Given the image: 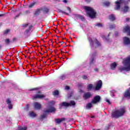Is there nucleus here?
<instances>
[{
    "mask_svg": "<svg viewBox=\"0 0 130 130\" xmlns=\"http://www.w3.org/2000/svg\"><path fill=\"white\" fill-rule=\"evenodd\" d=\"M125 112V108L124 107L120 108L119 109H116L112 111V116L115 118H118V117H121V116L124 115Z\"/></svg>",
    "mask_w": 130,
    "mask_h": 130,
    "instance_id": "f257e3e1",
    "label": "nucleus"
},
{
    "mask_svg": "<svg viewBox=\"0 0 130 130\" xmlns=\"http://www.w3.org/2000/svg\"><path fill=\"white\" fill-rule=\"evenodd\" d=\"M123 64L124 67H120L119 68L120 72H123V71L129 72L130 71V56L123 59Z\"/></svg>",
    "mask_w": 130,
    "mask_h": 130,
    "instance_id": "f03ea898",
    "label": "nucleus"
},
{
    "mask_svg": "<svg viewBox=\"0 0 130 130\" xmlns=\"http://www.w3.org/2000/svg\"><path fill=\"white\" fill-rule=\"evenodd\" d=\"M83 9H85L87 15H88L91 19H94V18L96 17V11L92 7L84 6Z\"/></svg>",
    "mask_w": 130,
    "mask_h": 130,
    "instance_id": "7ed1b4c3",
    "label": "nucleus"
},
{
    "mask_svg": "<svg viewBox=\"0 0 130 130\" xmlns=\"http://www.w3.org/2000/svg\"><path fill=\"white\" fill-rule=\"evenodd\" d=\"M130 0H118L115 2L116 4V7L115 8V10H118L119 9H120V6L122 5V4H124L125 5V4H127L128 3H129Z\"/></svg>",
    "mask_w": 130,
    "mask_h": 130,
    "instance_id": "20e7f679",
    "label": "nucleus"
},
{
    "mask_svg": "<svg viewBox=\"0 0 130 130\" xmlns=\"http://www.w3.org/2000/svg\"><path fill=\"white\" fill-rule=\"evenodd\" d=\"M88 40L92 48L94 47V46H95V48L98 47V46H100L101 45L100 43L96 40H95L94 42L93 41V40H92V39L91 38H89Z\"/></svg>",
    "mask_w": 130,
    "mask_h": 130,
    "instance_id": "39448f33",
    "label": "nucleus"
},
{
    "mask_svg": "<svg viewBox=\"0 0 130 130\" xmlns=\"http://www.w3.org/2000/svg\"><path fill=\"white\" fill-rule=\"evenodd\" d=\"M60 106H64L68 107L69 106H75L76 105V102L74 101H71L70 103L63 102L60 104Z\"/></svg>",
    "mask_w": 130,
    "mask_h": 130,
    "instance_id": "423d86ee",
    "label": "nucleus"
},
{
    "mask_svg": "<svg viewBox=\"0 0 130 130\" xmlns=\"http://www.w3.org/2000/svg\"><path fill=\"white\" fill-rule=\"evenodd\" d=\"M100 99H101V98L100 97V96L96 95L92 100L91 103L92 104H96V103H98V102H100Z\"/></svg>",
    "mask_w": 130,
    "mask_h": 130,
    "instance_id": "0eeeda50",
    "label": "nucleus"
},
{
    "mask_svg": "<svg viewBox=\"0 0 130 130\" xmlns=\"http://www.w3.org/2000/svg\"><path fill=\"white\" fill-rule=\"evenodd\" d=\"M45 95L42 94H37L32 96V99H42V98H44Z\"/></svg>",
    "mask_w": 130,
    "mask_h": 130,
    "instance_id": "6e6552de",
    "label": "nucleus"
},
{
    "mask_svg": "<svg viewBox=\"0 0 130 130\" xmlns=\"http://www.w3.org/2000/svg\"><path fill=\"white\" fill-rule=\"evenodd\" d=\"M102 87V81L99 80V81L96 82V86L95 87V90H98L101 89Z\"/></svg>",
    "mask_w": 130,
    "mask_h": 130,
    "instance_id": "1a4fd4ad",
    "label": "nucleus"
},
{
    "mask_svg": "<svg viewBox=\"0 0 130 130\" xmlns=\"http://www.w3.org/2000/svg\"><path fill=\"white\" fill-rule=\"evenodd\" d=\"M123 44L124 45H129L130 46V39L125 37L123 38Z\"/></svg>",
    "mask_w": 130,
    "mask_h": 130,
    "instance_id": "9d476101",
    "label": "nucleus"
},
{
    "mask_svg": "<svg viewBox=\"0 0 130 130\" xmlns=\"http://www.w3.org/2000/svg\"><path fill=\"white\" fill-rule=\"evenodd\" d=\"M31 28H32V26H30L28 29L24 31V34L26 37L30 36V34H31Z\"/></svg>",
    "mask_w": 130,
    "mask_h": 130,
    "instance_id": "9b49d317",
    "label": "nucleus"
},
{
    "mask_svg": "<svg viewBox=\"0 0 130 130\" xmlns=\"http://www.w3.org/2000/svg\"><path fill=\"white\" fill-rule=\"evenodd\" d=\"M54 111H55V108L53 107H50L49 109L48 110H45L44 112L45 113H49L54 112Z\"/></svg>",
    "mask_w": 130,
    "mask_h": 130,
    "instance_id": "f8f14e48",
    "label": "nucleus"
},
{
    "mask_svg": "<svg viewBox=\"0 0 130 130\" xmlns=\"http://www.w3.org/2000/svg\"><path fill=\"white\" fill-rule=\"evenodd\" d=\"M92 96V94L90 92H86L83 95V99H89L91 96Z\"/></svg>",
    "mask_w": 130,
    "mask_h": 130,
    "instance_id": "ddd939ff",
    "label": "nucleus"
},
{
    "mask_svg": "<svg viewBox=\"0 0 130 130\" xmlns=\"http://www.w3.org/2000/svg\"><path fill=\"white\" fill-rule=\"evenodd\" d=\"M123 32H127L128 35H130V26L128 25L126 26L123 29Z\"/></svg>",
    "mask_w": 130,
    "mask_h": 130,
    "instance_id": "4468645a",
    "label": "nucleus"
},
{
    "mask_svg": "<svg viewBox=\"0 0 130 130\" xmlns=\"http://www.w3.org/2000/svg\"><path fill=\"white\" fill-rule=\"evenodd\" d=\"M34 107L35 109H40L41 108V105L39 103L36 102L34 104Z\"/></svg>",
    "mask_w": 130,
    "mask_h": 130,
    "instance_id": "2eb2a0df",
    "label": "nucleus"
},
{
    "mask_svg": "<svg viewBox=\"0 0 130 130\" xmlns=\"http://www.w3.org/2000/svg\"><path fill=\"white\" fill-rule=\"evenodd\" d=\"M63 120H64V118H62L60 119H55V122L57 124H59V123H60L61 122H62V121H63Z\"/></svg>",
    "mask_w": 130,
    "mask_h": 130,
    "instance_id": "dca6fc26",
    "label": "nucleus"
},
{
    "mask_svg": "<svg viewBox=\"0 0 130 130\" xmlns=\"http://www.w3.org/2000/svg\"><path fill=\"white\" fill-rule=\"evenodd\" d=\"M124 96L125 97H126L127 98L130 99V92H129V89H127L124 93Z\"/></svg>",
    "mask_w": 130,
    "mask_h": 130,
    "instance_id": "f3484780",
    "label": "nucleus"
},
{
    "mask_svg": "<svg viewBox=\"0 0 130 130\" xmlns=\"http://www.w3.org/2000/svg\"><path fill=\"white\" fill-rule=\"evenodd\" d=\"M128 10H129V7L128 6L125 5L124 8L122 9V11L123 13H126V12H128Z\"/></svg>",
    "mask_w": 130,
    "mask_h": 130,
    "instance_id": "a211bd4d",
    "label": "nucleus"
},
{
    "mask_svg": "<svg viewBox=\"0 0 130 130\" xmlns=\"http://www.w3.org/2000/svg\"><path fill=\"white\" fill-rule=\"evenodd\" d=\"M116 66L117 65L115 62H113L112 64H111L110 67H111V70H115V68H116Z\"/></svg>",
    "mask_w": 130,
    "mask_h": 130,
    "instance_id": "6ab92c4d",
    "label": "nucleus"
},
{
    "mask_svg": "<svg viewBox=\"0 0 130 130\" xmlns=\"http://www.w3.org/2000/svg\"><path fill=\"white\" fill-rule=\"evenodd\" d=\"M93 84H89L87 85V89L88 90V91H91V90H92V89H93Z\"/></svg>",
    "mask_w": 130,
    "mask_h": 130,
    "instance_id": "aec40b11",
    "label": "nucleus"
},
{
    "mask_svg": "<svg viewBox=\"0 0 130 130\" xmlns=\"http://www.w3.org/2000/svg\"><path fill=\"white\" fill-rule=\"evenodd\" d=\"M109 19L111 21H114L115 20V16L113 14H111L109 16Z\"/></svg>",
    "mask_w": 130,
    "mask_h": 130,
    "instance_id": "412c9836",
    "label": "nucleus"
},
{
    "mask_svg": "<svg viewBox=\"0 0 130 130\" xmlns=\"http://www.w3.org/2000/svg\"><path fill=\"white\" fill-rule=\"evenodd\" d=\"M41 12V10L40 9H38L36 11L35 13V15H36V16L39 15L40 14Z\"/></svg>",
    "mask_w": 130,
    "mask_h": 130,
    "instance_id": "4be33fe9",
    "label": "nucleus"
},
{
    "mask_svg": "<svg viewBox=\"0 0 130 130\" xmlns=\"http://www.w3.org/2000/svg\"><path fill=\"white\" fill-rule=\"evenodd\" d=\"M92 105L91 103H89L86 105V109H90Z\"/></svg>",
    "mask_w": 130,
    "mask_h": 130,
    "instance_id": "5701e85b",
    "label": "nucleus"
},
{
    "mask_svg": "<svg viewBox=\"0 0 130 130\" xmlns=\"http://www.w3.org/2000/svg\"><path fill=\"white\" fill-rule=\"evenodd\" d=\"M29 116L31 117H35V116H36V114L35 113H34V112H30L29 113Z\"/></svg>",
    "mask_w": 130,
    "mask_h": 130,
    "instance_id": "b1692460",
    "label": "nucleus"
},
{
    "mask_svg": "<svg viewBox=\"0 0 130 130\" xmlns=\"http://www.w3.org/2000/svg\"><path fill=\"white\" fill-rule=\"evenodd\" d=\"M67 76L64 74H62V75H61L60 77H59V79L60 80H64V79H66Z\"/></svg>",
    "mask_w": 130,
    "mask_h": 130,
    "instance_id": "393cba45",
    "label": "nucleus"
},
{
    "mask_svg": "<svg viewBox=\"0 0 130 130\" xmlns=\"http://www.w3.org/2000/svg\"><path fill=\"white\" fill-rule=\"evenodd\" d=\"M6 103H7V104H8V105H9L10 104H12V102L11 101V100L8 99L6 100Z\"/></svg>",
    "mask_w": 130,
    "mask_h": 130,
    "instance_id": "a878e982",
    "label": "nucleus"
},
{
    "mask_svg": "<svg viewBox=\"0 0 130 130\" xmlns=\"http://www.w3.org/2000/svg\"><path fill=\"white\" fill-rule=\"evenodd\" d=\"M53 95L54 96H56V95H58V90H55L53 92Z\"/></svg>",
    "mask_w": 130,
    "mask_h": 130,
    "instance_id": "bb28decb",
    "label": "nucleus"
},
{
    "mask_svg": "<svg viewBox=\"0 0 130 130\" xmlns=\"http://www.w3.org/2000/svg\"><path fill=\"white\" fill-rule=\"evenodd\" d=\"M35 5H36V2H34L31 3L30 5H29V7L32 8V7H34Z\"/></svg>",
    "mask_w": 130,
    "mask_h": 130,
    "instance_id": "cd10ccee",
    "label": "nucleus"
},
{
    "mask_svg": "<svg viewBox=\"0 0 130 130\" xmlns=\"http://www.w3.org/2000/svg\"><path fill=\"white\" fill-rule=\"evenodd\" d=\"M110 29H113V28H115V24H110L109 26Z\"/></svg>",
    "mask_w": 130,
    "mask_h": 130,
    "instance_id": "c85d7f7f",
    "label": "nucleus"
},
{
    "mask_svg": "<svg viewBox=\"0 0 130 130\" xmlns=\"http://www.w3.org/2000/svg\"><path fill=\"white\" fill-rule=\"evenodd\" d=\"M105 6H106V7H108V6H109V5H110V3H109V2H106L104 3Z\"/></svg>",
    "mask_w": 130,
    "mask_h": 130,
    "instance_id": "c756f323",
    "label": "nucleus"
},
{
    "mask_svg": "<svg viewBox=\"0 0 130 130\" xmlns=\"http://www.w3.org/2000/svg\"><path fill=\"white\" fill-rule=\"evenodd\" d=\"M8 108H9V109H13V105H12V104L8 105Z\"/></svg>",
    "mask_w": 130,
    "mask_h": 130,
    "instance_id": "7c9ffc66",
    "label": "nucleus"
},
{
    "mask_svg": "<svg viewBox=\"0 0 130 130\" xmlns=\"http://www.w3.org/2000/svg\"><path fill=\"white\" fill-rule=\"evenodd\" d=\"M5 42L6 43H7V44H9V43H10V42H11V41H10V40L9 39H7L5 40Z\"/></svg>",
    "mask_w": 130,
    "mask_h": 130,
    "instance_id": "2f4dec72",
    "label": "nucleus"
},
{
    "mask_svg": "<svg viewBox=\"0 0 130 130\" xmlns=\"http://www.w3.org/2000/svg\"><path fill=\"white\" fill-rule=\"evenodd\" d=\"M61 13H62V14H64V15H67V16H69V13L64 11H61Z\"/></svg>",
    "mask_w": 130,
    "mask_h": 130,
    "instance_id": "473e14b6",
    "label": "nucleus"
},
{
    "mask_svg": "<svg viewBox=\"0 0 130 130\" xmlns=\"http://www.w3.org/2000/svg\"><path fill=\"white\" fill-rule=\"evenodd\" d=\"M96 26H97L98 27H102V24L98 23L96 24Z\"/></svg>",
    "mask_w": 130,
    "mask_h": 130,
    "instance_id": "72a5a7b5",
    "label": "nucleus"
},
{
    "mask_svg": "<svg viewBox=\"0 0 130 130\" xmlns=\"http://www.w3.org/2000/svg\"><path fill=\"white\" fill-rule=\"evenodd\" d=\"M10 32V29H7L5 31V34H8Z\"/></svg>",
    "mask_w": 130,
    "mask_h": 130,
    "instance_id": "f704fd0d",
    "label": "nucleus"
},
{
    "mask_svg": "<svg viewBox=\"0 0 130 130\" xmlns=\"http://www.w3.org/2000/svg\"><path fill=\"white\" fill-rule=\"evenodd\" d=\"M83 83H79V84H78V87H79V88H80V87H83Z\"/></svg>",
    "mask_w": 130,
    "mask_h": 130,
    "instance_id": "c9c22d12",
    "label": "nucleus"
},
{
    "mask_svg": "<svg viewBox=\"0 0 130 130\" xmlns=\"http://www.w3.org/2000/svg\"><path fill=\"white\" fill-rule=\"evenodd\" d=\"M67 10H68L69 13H70L71 12V8L70 7H67Z\"/></svg>",
    "mask_w": 130,
    "mask_h": 130,
    "instance_id": "e433bc0d",
    "label": "nucleus"
},
{
    "mask_svg": "<svg viewBox=\"0 0 130 130\" xmlns=\"http://www.w3.org/2000/svg\"><path fill=\"white\" fill-rule=\"evenodd\" d=\"M41 117L42 118H45V117H46V115L44 114V115L41 116Z\"/></svg>",
    "mask_w": 130,
    "mask_h": 130,
    "instance_id": "4c0bfd02",
    "label": "nucleus"
},
{
    "mask_svg": "<svg viewBox=\"0 0 130 130\" xmlns=\"http://www.w3.org/2000/svg\"><path fill=\"white\" fill-rule=\"evenodd\" d=\"M106 102H107L109 104H110V101L108 99L106 100Z\"/></svg>",
    "mask_w": 130,
    "mask_h": 130,
    "instance_id": "58836bf2",
    "label": "nucleus"
},
{
    "mask_svg": "<svg viewBox=\"0 0 130 130\" xmlns=\"http://www.w3.org/2000/svg\"><path fill=\"white\" fill-rule=\"evenodd\" d=\"M65 89L66 90H70V87L69 86H66Z\"/></svg>",
    "mask_w": 130,
    "mask_h": 130,
    "instance_id": "ea45409f",
    "label": "nucleus"
},
{
    "mask_svg": "<svg viewBox=\"0 0 130 130\" xmlns=\"http://www.w3.org/2000/svg\"><path fill=\"white\" fill-rule=\"evenodd\" d=\"M102 38H103V39H106V40H107V39L106 38V37L105 36H102Z\"/></svg>",
    "mask_w": 130,
    "mask_h": 130,
    "instance_id": "a19ab883",
    "label": "nucleus"
},
{
    "mask_svg": "<svg viewBox=\"0 0 130 130\" xmlns=\"http://www.w3.org/2000/svg\"><path fill=\"white\" fill-rule=\"evenodd\" d=\"M63 3H64V4H67L68 3V1L67 0H63L62 1Z\"/></svg>",
    "mask_w": 130,
    "mask_h": 130,
    "instance_id": "79ce46f5",
    "label": "nucleus"
},
{
    "mask_svg": "<svg viewBox=\"0 0 130 130\" xmlns=\"http://www.w3.org/2000/svg\"><path fill=\"white\" fill-rule=\"evenodd\" d=\"M23 27H28V24H23Z\"/></svg>",
    "mask_w": 130,
    "mask_h": 130,
    "instance_id": "37998d69",
    "label": "nucleus"
},
{
    "mask_svg": "<svg viewBox=\"0 0 130 130\" xmlns=\"http://www.w3.org/2000/svg\"><path fill=\"white\" fill-rule=\"evenodd\" d=\"M86 3H90L91 0H85Z\"/></svg>",
    "mask_w": 130,
    "mask_h": 130,
    "instance_id": "c03bdc74",
    "label": "nucleus"
},
{
    "mask_svg": "<svg viewBox=\"0 0 130 130\" xmlns=\"http://www.w3.org/2000/svg\"><path fill=\"white\" fill-rule=\"evenodd\" d=\"M93 61H94V58L91 59V60L90 61V63H92L93 62Z\"/></svg>",
    "mask_w": 130,
    "mask_h": 130,
    "instance_id": "a18cd8bd",
    "label": "nucleus"
},
{
    "mask_svg": "<svg viewBox=\"0 0 130 130\" xmlns=\"http://www.w3.org/2000/svg\"><path fill=\"white\" fill-rule=\"evenodd\" d=\"M83 79H87V76H83Z\"/></svg>",
    "mask_w": 130,
    "mask_h": 130,
    "instance_id": "49530a36",
    "label": "nucleus"
},
{
    "mask_svg": "<svg viewBox=\"0 0 130 130\" xmlns=\"http://www.w3.org/2000/svg\"><path fill=\"white\" fill-rule=\"evenodd\" d=\"M94 71H95V72H98V69H94Z\"/></svg>",
    "mask_w": 130,
    "mask_h": 130,
    "instance_id": "de8ad7c7",
    "label": "nucleus"
},
{
    "mask_svg": "<svg viewBox=\"0 0 130 130\" xmlns=\"http://www.w3.org/2000/svg\"><path fill=\"white\" fill-rule=\"evenodd\" d=\"M24 13H25V14H28V11H25L24 12Z\"/></svg>",
    "mask_w": 130,
    "mask_h": 130,
    "instance_id": "09e8293b",
    "label": "nucleus"
},
{
    "mask_svg": "<svg viewBox=\"0 0 130 130\" xmlns=\"http://www.w3.org/2000/svg\"><path fill=\"white\" fill-rule=\"evenodd\" d=\"M4 16V14H0V17Z\"/></svg>",
    "mask_w": 130,
    "mask_h": 130,
    "instance_id": "8fccbe9b",
    "label": "nucleus"
},
{
    "mask_svg": "<svg viewBox=\"0 0 130 130\" xmlns=\"http://www.w3.org/2000/svg\"><path fill=\"white\" fill-rule=\"evenodd\" d=\"M126 21H129V19L126 18Z\"/></svg>",
    "mask_w": 130,
    "mask_h": 130,
    "instance_id": "3c124183",
    "label": "nucleus"
},
{
    "mask_svg": "<svg viewBox=\"0 0 130 130\" xmlns=\"http://www.w3.org/2000/svg\"><path fill=\"white\" fill-rule=\"evenodd\" d=\"M80 93H82V92H83V90H80Z\"/></svg>",
    "mask_w": 130,
    "mask_h": 130,
    "instance_id": "603ef678",
    "label": "nucleus"
},
{
    "mask_svg": "<svg viewBox=\"0 0 130 130\" xmlns=\"http://www.w3.org/2000/svg\"><path fill=\"white\" fill-rule=\"evenodd\" d=\"M109 35H110V33L108 34V36L109 37Z\"/></svg>",
    "mask_w": 130,
    "mask_h": 130,
    "instance_id": "864d4df0",
    "label": "nucleus"
},
{
    "mask_svg": "<svg viewBox=\"0 0 130 130\" xmlns=\"http://www.w3.org/2000/svg\"><path fill=\"white\" fill-rule=\"evenodd\" d=\"M35 90V89H31V90L32 91V90Z\"/></svg>",
    "mask_w": 130,
    "mask_h": 130,
    "instance_id": "5fc2aeb1",
    "label": "nucleus"
},
{
    "mask_svg": "<svg viewBox=\"0 0 130 130\" xmlns=\"http://www.w3.org/2000/svg\"><path fill=\"white\" fill-rule=\"evenodd\" d=\"M19 17V15H17V16H16V17Z\"/></svg>",
    "mask_w": 130,
    "mask_h": 130,
    "instance_id": "6e6d98bb",
    "label": "nucleus"
}]
</instances>
